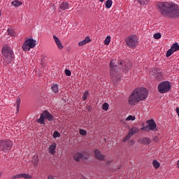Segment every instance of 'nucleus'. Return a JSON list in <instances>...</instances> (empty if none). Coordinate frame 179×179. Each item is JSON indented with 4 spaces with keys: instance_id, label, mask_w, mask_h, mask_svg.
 <instances>
[{
    "instance_id": "nucleus-5",
    "label": "nucleus",
    "mask_w": 179,
    "mask_h": 179,
    "mask_svg": "<svg viewBox=\"0 0 179 179\" xmlns=\"http://www.w3.org/2000/svg\"><path fill=\"white\" fill-rule=\"evenodd\" d=\"M13 144L10 140H0V151L3 153H9Z\"/></svg>"
},
{
    "instance_id": "nucleus-31",
    "label": "nucleus",
    "mask_w": 179,
    "mask_h": 179,
    "mask_svg": "<svg viewBox=\"0 0 179 179\" xmlns=\"http://www.w3.org/2000/svg\"><path fill=\"white\" fill-rule=\"evenodd\" d=\"M136 117L135 116H132V115H129L127 118H126V121H135Z\"/></svg>"
},
{
    "instance_id": "nucleus-11",
    "label": "nucleus",
    "mask_w": 179,
    "mask_h": 179,
    "mask_svg": "<svg viewBox=\"0 0 179 179\" xmlns=\"http://www.w3.org/2000/svg\"><path fill=\"white\" fill-rule=\"evenodd\" d=\"M53 40H55V43L59 50H64V45H62V43H61V41L57 36L54 35L53 36Z\"/></svg>"
},
{
    "instance_id": "nucleus-13",
    "label": "nucleus",
    "mask_w": 179,
    "mask_h": 179,
    "mask_svg": "<svg viewBox=\"0 0 179 179\" xmlns=\"http://www.w3.org/2000/svg\"><path fill=\"white\" fill-rule=\"evenodd\" d=\"M56 150H57V144L55 143H52L51 145H50L48 148L49 153L50 155H52V156H54V155L57 153Z\"/></svg>"
},
{
    "instance_id": "nucleus-8",
    "label": "nucleus",
    "mask_w": 179,
    "mask_h": 179,
    "mask_svg": "<svg viewBox=\"0 0 179 179\" xmlns=\"http://www.w3.org/2000/svg\"><path fill=\"white\" fill-rule=\"evenodd\" d=\"M36 40L29 38L24 42L22 48L24 51H30L31 48H34L36 47Z\"/></svg>"
},
{
    "instance_id": "nucleus-27",
    "label": "nucleus",
    "mask_w": 179,
    "mask_h": 179,
    "mask_svg": "<svg viewBox=\"0 0 179 179\" xmlns=\"http://www.w3.org/2000/svg\"><path fill=\"white\" fill-rule=\"evenodd\" d=\"M110 41H111V37L108 36L104 41V44L106 45H108V44H110Z\"/></svg>"
},
{
    "instance_id": "nucleus-9",
    "label": "nucleus",
    "mask_w": 179,
    "mask_h": 179,
    "mask_svg": "<svg viewBox=\"0 0 179 179\" xmlns=\"http://www.w3.org/2000/svg\"><path fill=\"white\" fill-rule=\"evenodd\" d=\"M171 88V85H170V82L169 81H163L160 83L158 85V91L159 93H167L170 91Z\"/></svg>"
},
{
    "instance_id": "nucleus-26",
    "label": "nucleus",
    "mask_w": 179,
    "mask_h": 179,
    "mask_svg": "<svg viewBox=\"0 0 179 179\" xmlns=\"http://www.w3.org/2000/svg\"><path fill=\"white\" fill-rule=\"evenodd\" d=\"M15 107L17 108V111H19V108H20V99L18 98L16 100Z\"/></svg>"
},
{
    "instance_id": "nucleus-2",
    "label": "nucleus",
    "mask_w": 179,
    "mask_h": 179,
    "mask_svg": "<svg viewBox=\"0 0 179 179\" xmlns=\"http://www.w3.org/2000/svg\"><path fill=\"white\" fill-rule=\"evenodd\" d=\"M158 8L160 13L165 17L177 19L179 17V6L174 3H161Z\"/></svg>"
},
{
    "instance_id": "nucleus-12",
    "label": "nucleus",
    "mask_w": 179,
    "mask_h": 179,
    "mask_svg": "<svg viewBox=\"0 0 179 179\" xmlns=\"http://www.w3.org/2000/svg\"><path fill=\"white\" fill-rule=\"evenodd\" d=\"M22 177L23 178H26V179H30L31 178V176H30L29 174H27V173H20L17 175H15L14 176H13L11 178V179H17V178H22Z\"/></svg>"
},
{
    "instance_id": "nucleus-25",
    "label": "nucleus",
    "mask_w": 179,
    "mask_h": 179,
    "mask_svg": "<svg viewBox=\"0 0 179 179\" xmlns=\"http://www.w3.org/2000/svg\"><path fill=\"white\" fill-rule=\"evenodd\" d=\"M51 89L54 93H58V85L57 84H53Z\"/></svg>"
},
{
    "instance_id": "nucleus-6",
    "label": "nucleus",
    "mask_w": 179,
    "mask_h": 179,
    "mask_svg": "<svg viewBox=\"0 0 179 179\" xmlns=\"http://www.w3.org/2000/svg\"><path fill=\"white\" fill-rule=\"evenodd\" d=\"M125 43L129 48H136V45H138V39L136 38V36L131 35L128 36L125 39Z\"/></svg>"
},
{
    "instance_id": "nucleus-21",
    "label": "nucleus",
    "mask_w": 179,
    "mask_h": 179,
    "mask_svg": "<svg viewBox=\"0 0 179 179\" xmlns=\"http://www.w3.org/2000/svg\"><path fill=\"white\" fill-rule=\"evenodd\" d=\"M32 163L34 166H37L38 164V155L34 156Z\"/></svg>"
},
{
    "instance_id": "nucleus-41",
    "label": "nucleus",
    "mask_w": 179,
    "mask_h": 179,
    "mask_svg": "<svg viewBox=\"0 0 179 179\" xmlns=\"http://www.w3.org/2000/svg\"><path fill=\"white\" fill-rule=\"evenodd\" d=\"M52 9H55V6H51Z\"/></svg>"
},
{
    "instance_id": "nucleus-15",
    "label": "nucleus",
    "mask_w": 179,
    "mask_h": 179,
    "mask_svg": "<svg viewBox=\"0 0 179 179\" xmlns=\"http://www.w3.org/2000/svg\"><path fill=\"white\" fill-rule=\"evenodd\" d=\"M59 9L62 10H66L69 9V3H68L66 1L62 3L59 6Z\"/></svg>"
},
{
    "instance_id": "nucleus-46",
    "label": "nucleus",
    "mask_w": 179,
    "mask_h": 179,
    "mask_svg": "<svg viewBox=\"0 0 179 179\" xmlns=\"http://www.w3.org/2000/svg\"><path fill=\"white\" fill-rule=\"evenodd\" d=\"M0 177H1V173H0Z\"/></svg>"
},
{
    "instance_id": "nucleus-36",
    "label": "nucleus",
    "mask_w": 179,
    "mask_h": 179,
    "mask_svg": "<svg viewBox=\"0 0 179 179\" xmlns=\"http://www.w3.org/2000/svg\"><path fill=\"white\" fill-rule=\"evenodd\" d=\"M61 136V134L58 131H55L53 134V137L54 138H59Z\"/></svg>"
},
{
    "instance_id": "nucleus-30",
    "label": "nucleus",
    "mask_w": 179,
    "mask_h": 179,
    "mask_svg": "<svg viewBox=\"0 0 179 179\" xmlns=\"http://www.w3.org/2000/svg\"><path fill=\"white\" fill-rule=\"evenodd\" d=\"M174 52V51L171 48L167 52H166V57L169 58V57H171V55Z\"/></svg>"
},
{
    "instance_id": "nucleus-45",
    "label": "nucleus",
    "mask_w": 179,
    "mask_h": 179,
    "mask_svg": "<svg viewBox=\"0 0 179 179\" xmlns=\"http://www.w3.org/2000/svg\"><path fill=\"white\" fill-rule=\"evenodd\" d=\"M83 159H87V157H84Z\"/></svg>"
},
{
    "instance_id": "nucleus-4",
    "label": "nucleus",
    "mask_w": 179,
    "mask_h": 179,
    "mask_svg": "<svg viewBox=\"0 0 179 179\" xmlns=\"http://www.w3.org/2000/svg\"><path fill=\"white\" fill-rule=\"evenodd\" d=\"M1 54L3 55V59L5 65H9V64L13 61V58H15L13 50L9 45H5L3 47Z\"/></svg>"
},
{
    "instance_id": "nucleus-16",
    "label": "nucleus",
    "mask_w": 179,
    "mask_h": 179,
    "mask_svg": "<svg viewBox=\"0 0 179 179\" xmlns=\"http://www.w3.org/2000/svg\"><path fill=\"white\" fill-rule=\"evenodd\" d=\"M90 41H92V40H90V37L87 36L85 40L80 41L78 43V45L79 47H82L86 44H87V43H90Z\"/></svg>"
},
{
    "instance_id": "nucleus-39",
    "label": "nucleus",
    "mask_w": 179,
    "mask_h": 179,
    "mask_svg": "<svg viewBox=\"0 0 179 179\" xmlns=\"http://www.w3.org/2000/svg\"><path fill=\"white\" fill-rule=\"evenodd\" d=\"M47 179H54V176L50 175V176H48Z\"/></svg>"
},
{
    "instance_id": "nucleus-34",
    "label": "nucleus",
    "mask_w": 179,
    "mask_h": 179,
    "mask_svg": "<svg viewBox=\"0 0 179 179\" xmlns=\"http://www.w3.org/2000/svg\"><path fill=\"white\" fill-rule=\"evenodd\" d=\"M131 134H130L129 133L127 134V136L124 138L123 142H127V141H129V139H131Z\"/></svg>"
},
{
    "instance_id": "nucleus-38",
    "label": "nucleus",
    "mask_w": 179,
    "mask_h": 179,
    "mask_svg": "<svg viewBox=\"0 0 179 179\" xmlns=\"http://www.w3.org/2000/svg\"><path fill=\"white\" fill-rule=\"evenodd\" d=\"M129 145H135V141L134 140H131L129 141Z\"/></svg>"
},
{
    "instance_id": "nucleus-24",
    "label": "nucleus",
    "mask_w": 179,
    "mask_h": 179,
    "mask_svg": "<svg viewBox=\"0 0 179 179\" xmlns=\"http://www.w3.org/2000/svg\"><path fill=\"white\" fill-rule=\"evenodd\" d=\"M112 6H113L112 0H107L106 1V8H107L108 9H110V8H111Z\"/></svg>"
},
{
    "instance_id": "nucleus-17",
    "label": "nucleus",
    "mask_w": 179,
    "mask_h": 179,
    "mask_svg": "<svg viewBox=\"0 0 179 179\" xmlns=\"http://www.w3.org/2000/svg\"><path fill=\"white\" fill-rule=\"evenodd\" d=\"M83 154L80 152L76 153L73 156V159L74 160H76V162H79V160H80V159H83Z\"/></svg>"
},
{
    "instance_id": "nucleus-28",
    "label": "nucleus",
    "mask_w": 179,
    "mask_h": 179,
    "mask_svg": "<svg viewBox=\"0 0 179 179\" xmlns=\"http://www.w3.org/2000/svg\"><path fill=\"white\" fill-rule=\"evenodd\" d=\"M154 38H155V40H159L160 38H162V34L160 33H156L153 35Z\"/></svg>"
},
{
    "instance_id": "nucleus-42",
    "label": "nucleus",
    "mask_w": 179,
    "mask_h": 179,
    "mask_svg": "<svg viewBox=\"0 0 179 179\" xmlns=\"http://www.w3.org/2000/svg\"><path fill=\"white\" fill-rule=\"evenodd\" d=\"M177 166H178V169H179V160H178V163H177Z\"/></svg>"
},
{
    "instance_id": "nucleus-19",
    "label": "nucleus",
    "mask_w": 179,
    "mask_h": 179,
    "mask_svg": "<svg viewBox=\"0 0 179 179\" xmlns=\"http://www.w3.org/2000/svg\"><path fill=\"white\" fill-rule=\"evenodd\" d=\"M141 142L142 143H144V145H150L152 141L150 140V138L145 137L141 139Z\"/></svg>"
},
{
    "instance_id": "nucleus-35",
    "label": "nucleus",
    "mask_w": 179,
    "mask_h": 179,
    "mask_svg": "<svg viewBox=\"0 0 179 179\" xmlns=\"http://www.w3.org/2000/svg\"><path fill=\"white\" fill-rule=\"evenodd\" d=\"M88 96H89V92H84V94L83 95V99L87 100Z\"/></svg>"
},
{
    "instance_id": "nucleus-33",
    "label": "nucleus",
    "mask_w": 179,
    "mask_h": 179,
    "mask_svg": "<svg viewBox=\"0 0 179 179\" xmlns=\"http://www.w3.org/2000/svg\"><path fill=\"white\" fill-rule=\"evenodd\" d=\"M108 103H104L102 106V109L104 110V111H107V110H108Z\"/></svg>"
},
{
    "instance_id": "nucleus-7",
    "label": "nucleus",
    "mask_w": 179,
    "mask_h": 179,
    "mask_svg": "<svg viewBox=\"0 0 179 179\" xmlns=\"http://www.w3.org/2000/svg\"><path fill=\"white\" fill-rule=\"evenodd\" d=\"M52 118L54 117L50 112L45 110L40 116V118L37 120V122L38 124H41L43 125H45V121L44 120H48V121H52Z\"/></svg>"
},
{
    "instance_id": "nucleus-37",
    "label": "nucleus",
    "mask_w": 179,
    "mask_h": 179,
    "mask_svg": "<svg viewBox=\"0 0 179 179\" xmlns=\"http://www.w3.org/2000/svg\"><path fill=\"white\" fill-rule=\"evenodd\" d=\"M65 73H66V76H71V71H69L68 69L65 70Z\"/></svg>"
},
{
    "instance_id": "nucleus-10",
    "label": "nucleus",
    "mask_w": 179,
    "mask_h": 179,
    "mask_svg": "<svg viewBox=\"0 0 179 179\" xmlns=\"http://www.w3.org/2000/svg\"><path fill=\"white\" fill-rule=\"evenodd\" d=\"M147 124H148L147 126L141 128V131H157L156 122L153 119L147 121Z\"/></svg>"
},
{
    "instance_id": "nucleus-23",
    "label": "nucleus",
    "mask_w": 179,
    "mask_h": 179,
    "mask_svg": "<svg viewBox=\"0 0 179 179\" xmlns=\"http://www.w3.org/2000/svg\"><path fill=\"white\" fill-rule=\"evenodd\" d=\"M11 3L13 6H15L16 8H18V6H20V5H22V2H20L17 0H15V1H12Z\"/></svg>"
},
{
    "instance_id": "nucleus-40",
    "label": "nucleus",
    "mask_w": 179,
    "mask_h": 179,
    "mask_svg": "<svg viewBox=\"0 0 179 179\" xmlns=\"http://www.w3.org/2000/svg\"><path fill=\"white\" fill-rule=\"evenodd\" d=\"M109 164H111V161L106 162V166H109Z\"/></svg>"
},
{
    "instance_id": "nucleus-14",
    "label": "nucleus",
    "mask_w": 179,
    "mask_h": 179,
    "mask_svg": "<svg viewBox=\"0 0 179 179\" xmlns=\"http://www.w3.org/2000/svg\"><path fill=\"white\" fill-rule=\"evenodd\" d=\"M94 153H95V157L98 160H104L106 159V157L101 155V152H100V150H95Z\"/></svg>"
},
{
    "instance_id": "nucleus-29",
    "label": "nucleus",
    "mask_w": 179,
    "mask_h": 179,
    "mask_svg": "<svg viewBox=\"0 0 179 179\" xmlns=\"http://www.w3.org/2000/svg\"><path fill=\"white\" fill-rule=\"evenodd\" d=\"M7 34H8L9 36H14L15 35V31L12 29H8L7 30Z\"/></svg>"
},
{
    "instance_id": "nucleus-32",
    "label": "nucleus",
    "mask_w": 179,
    "mask_h": 179,
    "mask_svg": "<svg viewBox=\"0 0 179 179\" xmlns=\"http://www.w3.org/2000/svg\"><path fill=\"white\" fill-rule=\"evenodd\" d=\"M79 133L80 134H81L83 136H85V135L87 134V131H86V130L83 129H80L79 130Z\"/></svg>"
},
{
    "instance_id": "nucleus-3",
    "label": "nucleus",
    "mask_w": 179,
    "mask_h": 179,
    "mask_svg": "<svg viewBox=\"0 0 179 179\" xmlns=\"http://www.w3.org/2000/svg\"><path fill=\"white\" fill-rule=\"evenodd\" d=\"M148 96H149V92L146 88H136L129 96V104H130V106H136V104H138L139 101H142L148 99Z\"/></svg>"
},
{
    "instance_id": "nucleus-44",
    "label": "nucleus",
    "mask_w": 179,
    "mask_h": 179,
    "mask_svg": "<svg viewBox=\"0 0 179 179\" xmlns=\"http://www.w3.org/2000/svg\"><path fill=\"white\" fill-rule=\"evenodd\" d=\"M2 14H1V10H0V17H1V15Z\"/></svg>"
},
{
    "instance_id": "nucleus-43",
    "label": "nucleus",
    "mask_w": 179,
    "mask_h": 179,
    "mask_svg": "<svg viewBox=\"0 0 179 179\" xmlns=\"http://www.w3.org/2000/svg\"><path fill=\"white\" fill-rule=\"evenodd\" d=\"M100 2H104L105 0H99Z\"/></svg>"
},
{
    "instance_id": "nucleus-22",
    "label": "nucleus",
    "mask_w": 179,
    "mask_h": 179,
    "mask_svg": "<svg viewBox=\"0 0 179 179\" xmlns=\"http://www.w3.org/2000/svg\"><path fill=\"white\" fill-rule=\"evenodd\" d=\"M171 48L173 50V52H176V51H179V45L177 43H175Z\"/></svg>"
},
{
    "instance_id": "nucleus-1",
    "label": "nucleus",
    "mask_w": 179,
    "mask_h": 179,
    "mask_svg": "<svg viewBox=\"0 0 179 179\" xmlns=\"http://www.w3.org/2000/svg\"><path fill=\"white\" fill-rule=\"evenodd\" d=\"M118 65H114V59L110 60V75L113 82H117V80H120V76H118L120 68H121L122 72H128V71L132 69V62L129 59L121 60L118 62Z\"/></svg>"
},
{
    "instance_id": "nucleus-20",
    "label": "nucleus",
    "mask_w": 179,
    "mask_h": 179,
    "mask_svg": "<svg viewBox=\"0 0 179 179\" xmlns=\"http://www.w3.org/2000/svg\"><path fill=\"white\" fill-rule=\"evenodd\" d=\"M152 166L156 170H157V169L160 168V162H158L157 160L154 159L152 162Z\"/></svg>"
},
{
    "instance_id": "nucleus-18",
    "label": "nucleus",
    "mask_w": 179,
    "mask_h": 179,
    "mask_svg": "<svg viewBox=\"0 0 179 179\" xmlns=\"http://www.w3.org/2000/svg\"><path fill=\"white\" fill-rule=\"evenodd\" d=\"M139 132V129L137 127H132L129 131V134L132 136V135H135V134H138Z\"/></svg>"
}]
</instances>
